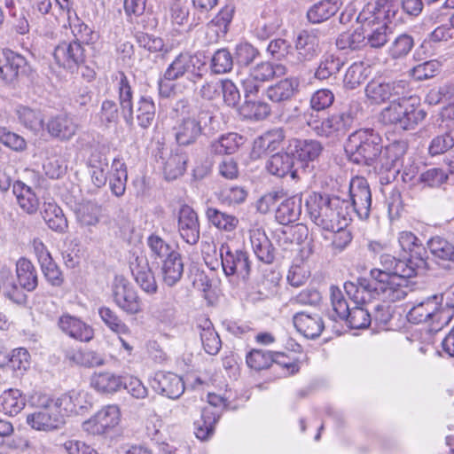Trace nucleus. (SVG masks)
<instances>
[{
  "mask_svg": "<svg viewBox=\"0 0 454 454\" xmlns=\"http://www.w3.org/2000/svg\"><path fill=\"white\" fill-rule=\"evenodd\" d=\"M397 4L394 0H377L368 4L359 13L357 20L368 31L367 43L372 48H380L388 40V26L395 17Z\"/></svg>",
  "mask_w": 454,
  "mask_h": 454,
  "instance_id": "nucleus-2",
  "label": "nucleus"
},
{
  "mask_svg": "<svg viewBox=\"0 0 454 454\" xmlns=\"http://www.w3.org/2000/svg\"><path fill=\"white\" fill-rule=\"evenodd\" d=\"M411 99V97H408V94L392 99L390 105L380 114L382 121L397 125L402 129H410L423 121L426 117L425 111L415 108L413 104H410Z\"/></svg>",
  "mask_w": 454,
  "mask_h": 454,
  "instance_id": "nucleus-5",
  "label": "nucleus"
},
{
  "mask_svg": "<svg viewBox=\"0 0 454 454\" xmlns=\"http://www.w3.org/2000/svg\"><path fill=\"white\" fill-rule=\"evenodd\" d=\"M121 412L117 405H106L85 421L82 427L91 434H104L119 424Z\"/></svg>",
  "mask_w": 454,
  "mask_h": 454,
  "instance_id": "nucleus-15",
  "label": "nucleus"
},
{
  "mask_svg": "<svg viewBox=\"0 0 454 454\" xmlns=\"http://www.w3.org/2000/svg\"><path fill=\"white\" fill-rule=\"evenodd\" d=\"M297 57L301 61H310L320 53L319 39L312 32L301 31L295 41Z\"/></svg>",
  "mask_w": 454,
  "mask_h": 454,
  "instance_id": "nucleus-22",
  "label": "nucleus"
},
{
  "mask_svg": "<svg viewBox=\"0 0 454 454\" xmlns=\"http://www.w3.org/2000/svg\"><path fill=\"white\" fill-rule=\"evenodd\" d=\"M20 122L27 129L36 132L42 129L43 118L39 110L25 106H18L16 110Z\"/></svg>",
  "mask_w": 454,
  "mask_h": 454,
  "instance_id": "nucleus-44",
  "label": "nucleus"
},
{
  "mask_svg": "<svg viewBox=\"0 0 454 454\" xmlns=\"http://www.w3.org/2000/svg\"><path fill=\"white\" fill-rule=\"evenodd\" d=\"M101 207L92 201H84L77 205L74 213L77 221L82 226H95L101 216Z\"/></svg>",
  "mask_w": 454,
  "mask_h": 454,
  "instance_id": "nucleus-36",
  "label": "nucleus"
},
{
  "mask_svg": "<svg viewBox=\"0 0 454 454\" xmlns=\"http://www.w3.org/2000/svg\"><path fill=\"white\" fill-rule=\"evenodd\" d=\"M58 326L64 333L80 341L88 342L94 337V331L90 325L70 314L60 316Z\"/></svg>",
  "mask_w": 454,
  "mask_h": 454,
  "instance_id": "nucleus-19",
  "label": "nucleus"
},
{
  "mask_svg": "<svg viewBox=\"0 0 454 454\" xmlns=\"http://www.w3.org/2000/svg\"><path fill=\"white\" fill-rule=\"evenodd\" d=\"M43 217L49 226L54 231L65 232L67 229V220L65 217L62 209L55 203H44Z\"/></svg>",
  "mask_w": 454,
  "mask_h": 454,
  "instance_id": "nucleus-35",
  "label": "nucleus"
},
{
  "mask_svg": "<svg viewBox=\"0 0 454 454\" xmlns=\"http://www.w3.org/2000/svg\"><path fill=\"white\" fill-rule=\"evenodd\" d=\"M155 116V105L150 97H141L137 102L136 118L142 128L149 127Z\"/></svg>",
  "mask_w": 454,
  "mask_h": 454,
  "instance_id": "nucleus-50",
  "label": "nucleus"
},
{
  "mask_svg": "<svg viewBox=\"0 0 454 454\" xmlns=\"http://www.w3.org/2000/svg\"><path fill=\"white\" fill-rule=\"evenodd\" d=\"M206 63L197 55L189 52H181L168 65L163 74L166 81L173 82L184 76L196 83L203 76Z\"/></svg>",
  "mask_w": 454,
  "mask_h": 454,
  "instance_id": "nucleus-7",
  "label": "nucleus"
},
{
  "mask_svg": "<svg viewBox=\"0 0 454 454\" xmlns=\"http://www.w3.org/2000/svg\"><path fill=\"white\" fill-rule=\"evenodd\" d=\"M217 421V414L211 411V407L203 408L200 419L194 423L196 437L201 441L209 438L214 433L215 425Z\"/></svg>",
  "mask_w": 454,
  "mask_h": 454,
  "instance_id": "nucleus-40",
  "label": "nucleus"
},
{
  "mask_svg": "<svg viewBox=\"0 0 454 454\" xmlns=\"http://www.w3.org/2000/svg\"><path fill=\"white\" fill-rule=\"evenodd\" d=\"M66 359L74 365L95 367L105 364V358L99 353L91 349L68 348L65 354Z\"/></svg>",
  "mask_w": 454,
  "mask_h": 454,
  "instance_id": "nucleus-23",
  "label": "nucleus"
},
{
  "mask_svg": "<svg viewBox=\"0 0 454 454\" xmlns=\"http://www.w3.org/2000/svg\"><path fill=\"white\" fill-rule=\"evenodd\" d=\"M208 221L217 229L225 231H232L236 229L239 220L236 216L209 207L206 212Z\"/></svg>",
  "mask_w": 454,
  "mask_h": 454,
  "instance_id": "nucleus-48",
  "label": "nucleus"
},
{
  "mask_svg": "<svg viewBox=\"0 0 454 454\" xmlns=\"http://www.w3.org/2000/svg\"><path fill=\"white\" fill-rule=\"evenodd\" d=\"M133 273L136 282L144 292L148 294H153L157 292L158 286L154 275L147 264L137 267Z\"/></svg>",
  "mask_w": 454,
  "mask_h": 454,
  "instance_id": "nucleus-55",
  "label": "nucleus"
},
{
  "mask_svg": "<svg viewBox=\"0 0 454 454\" xmlns=\"http://www.w3.org/2000/svg\"><path fill=\"white\" fill-rule=\"evenodd\" d=\"M293 320L297 331L309 339L318 337L325 327L322 317L318 314L299 312L294 316Z\"/></svg>",
  "mask_w": 454,
  "mask_h": 454,
  "instance_id": "nucleus-21",
  "label": "nucleus"
},
{
  "mask_svg": "<svg viewBox=\"0 0 454 454\" xmlns=\"http://www.w3.org/2000/svg\"><path fill=\"white\" fill-rule=\"evenodd\" d=\"M159 159L166 179L175 180L184 174L188 161L184 144H161Z\"/></svg>",
  "mask_w": 454,
  "mask_h": 454,
  "instance_id": "nucleus-9",
  "label": "nucleus"
},
{
  "mask_svg": "<svg viewBox=\"0 0 454 454\" xmlns=\"http://www.w3.org/2000/svg\"><path fill=\"white\" fill-rule=\"evenodd\" d=\"M13 194L20 208L27 214H35L39 207V199L31 187L21 181L13 184Z\"/></svg>",
  "mask_w": 454,
  "mask_h": 454,
  "instance_id": "nucleus-24",
  "label": "nucleus"
},
{
  "mask_svg": "<svg viewBox=\"0 0 454 454\" xmlns=\"http://www.w3.org/2000/svg\"><path fill=\"white\" fill-rule=\"evenodd\" d=\"M349 194L352 201V208L349 213L354 212L361 219H365L370 215L372 205V193L365 178L356 176L352 178L349 184Z\"/></svg>",
  "mask_w": 454,
  "mask_h": 454,
  "instance_id": "nucleus-14",
  "label": "nucleus"
},
{
  "mask_svg": "<svg viewBox=\"0 0 454 454\" xmlns=\"http://www.w3.org/2000/svg\"><path fill=\"white\" fill-rule=\"evenodd\" d=\"M301 212V198L293 196L283 201L277 209L276 219L279 223L286 225L296 221Z\"/></svg>",
  "mask_w": 454,
  "mask_h": 454,
  "instance_id": "nucleus-33",
  "label": "nucleus"
},
{
  "mask_svg": "<svg viewBox=\"0 0 454 454\" xmlns=\"http://www.w3.org/2000/svg\"><path fill=\"white\" fill-rule=\"evenodd\" d=\"M200 339L204 348V350L212 356L216 355L222 346V342L218 333L212 327V324L209 321L205 323L200 332Z\"/></svg>",
  "mask_w": 454,
  "mask_h": 454,
  "instance_id": "nucleus-53",
  "label": "nucleus"
},
{
  "mask_svg": "<svg viewBox=\"0 0 454 454\" xmlns=\"http://www.w3.org/2000/svg\"><path fill=\"white\" fill-rule=\"evenodd\" d=\"M286 73V66L270 61L258 63L249 71L251 77L261 83L284 76Z\"/></svg>",
  "mask_w": 454,
  "mask_h": 454,
  "instance_id": "nucleus-28",
  "label": "nucleus"
},
{
  "mask_svg": "<svg viewBox=\"0 0 454 454\" xmlns=\"http://www.w3.org/2000/svg\"><path fill=\"white\" fill-rule=\"evenodd\" d=\"M47 129L53 137L68 140L75 134L77 125L67 115H58L49 121Z\"/></svg>",
  "mask_w": 454,
  "mask_h": 454,
  "instance_id": "nucleus-29",
  "label": "nucleus"
},
{
  "mask_svg": "<svg viewBox=\"0 0 454 454\" xmlns=\"http://www.w3.org/2000/svg\"><path fill=\"white\" fill-rule=\"evenodd\" d=\"M430 252L438 259L454 263V245L441 237H434L428 241Z\"/></svg>",
  "mask_w": 454,
  "mask_h": 454,
  "instance_id": "nucleus-51",
  "label": "nucleus"
},
{
  "mask_svg": "<svg viewBox=\"0 0 454 454\" xmlns=\"http://www.w3.org/2000/svg\"><path fill=\"white\" fill-rule=\"evenodd\" d=\"M152 387L157 393L171 399L178 398L184 391V382L178 375L164 372L155 373Z\"/></svg>",
  "mask_w": 454,
  "mask_h": 454,
  "instance_id": "nucleus-18",
  "label": "nucleus"
},
{
  "mask_svg": "<svg viewBox=\"0 0 454 454\" xmlns=\"http://www.w3.org/2000/svg\"><path fill=\"white\" fill-rule=\"evenodd\" d=\"M273 363V354L261 349H254L247 356V365L256 371L269 368Z\"/></svg>",
  "mask_w": 454,
  "mask_h": 454,
  "instance_id": "nucleus-59",
  "label": "nucleus"
},
{
  "mask_svg": "<svg viewBox=\"0 0 454 454\" xmlns=\"http://www.w3.org/2000/svg\"><path fill=\"white\" fill-rule=\"evenodd\" d=\"M203 129L200 122L193 118L177 121L165 131V139L176 142H195L204 138Z\"/></svg>",
  "mask_w": 454,
  "mask_h": 454,
  "instance_id": "nucleus-16",
  "label": "nucleus"
},
{
  "mask_svg": "<svg viewBox=\"0 0 454 454\" xmlns=\"http://www.w3.org/2000/svg\"><path fill=\"white\" fill-rule=\"evenodd\" d=\"M128 179L125 163L120 159H114L112 164V172L109 177V184L112 192L117 196H122L126 190Z\"/></svg>",
  "mask_w": 454,
  "mask_h": 454,
  "instance_id": "nucleus-39",
  "label": "nucleus"
},
{
  "mask_svg": "<svg viewBox=\"0 0 454 454\" xmlns=\"http://www.w3.org/2000/svg\"><path fill=\"white\" fill-rule=\"evenodd\" d=\"M343 63L340 58L333 54H325L315 72V77L318 80H326L337 74Z\"/></svg>",
  "mask_w": 454,
  "mask_h": 454,
  "instance_id": "nucleus-49",
  "label": "nucleus"
},
{
  "mask_svg": "<svg viewBox=\"0 0 454 454\" xmlns=\"http://www.w3.org/2000/svg\"><path fill=\"white\" fill-rule=\"evenodd\" d=\"M299 81L296 78H286L267 90L268 98L273 102H282L290 99L297 91Z\"/></svg>",
  "mask_w": 454,
  "mask_h": 454,
  "instance_id": "nucleus-34",
  "label": "nucleus"
},
{
  "mask_svg": "<svg viewBox=\"0 0 454 454\" xmlns=\"http://www.w3.org/2000/svg\"><path fill=\"white\" fill-rule=\"evenodd\" d=\"M442 295H434L413 306L409 313L408 319L413 324L425 323L429 320L441 325H448L453 317V305L446 302L442 306Z\"/></svg>",
  "mask_w": 454,
  "mask_h": 454,
  "instance_id": "nucleus-6",
  "label": "nucleus"
},
{
  "mask_svg": "<svg viewBox=\"0 0 454 454\" xmlns=\"http://www.w3.org/2000/svg\"><path fill=\"white\" fill-rule=\"evenodd\" d=\"M409 93V84L404 80L387 81L378 77L371 80L365 87V96L372 104L380 105L403 97Z\"/></svg>",
  "mask_w": 454,
  "mask_h": 454,
  "instance_id": "nucleus-8",
  "label": "nucleus"
},
{
  "mask_svg": "<svg viewBox=\"0 0 454 454\" xmlns=\"http://www.w3.org/2000/svg\"><path fill=\"white\" fill-rule=\"evenodd\" d=\"M116 89L121 114L126 122L133 121V90L127 75L120 71L116 74Z\"/></svg>",
  "mask_w": 454,
  "mask_h": 454,
  "instance_id": "nucleus-20",
  "label": "nucleus"
},
{
  "mask_svg": "<svg viewBox=\"0 0 454 454\" xmlns=\"http://www.w3.org/2000/svg\"><path fill=\"white\" fill-rule=\"evenodd\" d=\"M0 282L4 289V294L7 298L19 304L25 301V294L18 289L10 269L5 267L2 268L0 271Z\"/></svg>",
  "mask_w": 454,
  "mask_h": 454,
  "instance_id": "nucleus-47",
  "label": "nucleus"
},
{
  "mask_svg": "<svg viewBox=\"0 0 454 454\" xmlns=\"http://www.w3.org/2000/svg\"><path fill=\"white\" fill-rule=\"evenodd\" d=\"M413 44V38L411 35L402 34L392 43L389 48V54L394 59L404 57L411 51Z\"/></svg>",
  "mask_w": 454,
  "mask_h": 454,
  "instance_id": "nucleus-62",
  "label": "nucleus"
},
{
  "mask_svg": "<svg viewBox=\"0 0 454 454\" xmlns=\"http://www.w3.org/2000/svg\"><path fill=\"white\" fill-rule=\"evenodd\" d=\"M90 385L98 392L113 394L122 387L123 380L121 376L113 372H100L91 376Z\"/></svg>",
  "mask_w": 454,
  "mask_h": 454,
  "instance_id": "nucleus-26",
  "label": "nucleus"
},
{
  "mask_svg": "<svg viewBox=\"0 0 454 454\" xmlns=\"http://www.w3.org/2000/svg\"><path fill=\"white\" fill-rule=\"evenodd\" d=\"M372 280L360 278L357 282L346 283L345 290L356 303H366L377 297L384 302H395L405 298L410 288L408 278L401 275H390L377 269L370 271Z\"/></svg>",
  "mask_w": 454,
  "mask_h": 454,
  "instance_id": "nucleus-1",
  "label": "nucleus"
},
{
  "mask_svg": "<svg viewBox=\"0 0 454 454\" xmlns=\"http://www.w3.org/2000/svg\"><path fill=\"white\" fill-rule=\"evenodd\" d=\"M380 263L383 269H377L380 272L389 273L390 275H401L402 277H413L416 275L411 261L398 260L391 254H385L380 256Z\"/></svg>",
  "mask_w": 454,
  "mask_h": 454,
  "instance_id": "nucleus-30",
  "label": "nucleus"
},
{
  "mask_svg": "<svg viewBox=\"0 0 454 454\" xmlns=\"http://www.w3.org/2000/svg\"><path fill=\"white\" fill-rule=\"evenodd\" d=\"M98 314L105 325L113 332L121 335H127L130 333L129 326L123 323L117 314L110 308H99Z\"/></svg>",
  "mask_w": 454,
  "mask_h": 454,
  "instance_id": "nucleus-52",
  "label": "nucleus"
},
{
  "mask_svg": "<svg viewBox=\"0 0 454 454\" xmlns=\"http://www.w3.org/2000/svg\"><path fill=\"white\" fill-rule=\"evenodd\" d=\"M112 292L114 303L126 314L137 315L142 311V301L133 285L125 278H114Z\"/></svg>",
  "mask_w": 454,
  "mask_h": 454,
  "instance_id": "nucleus-11",
  "label": "nucleus"
},
{
  "mask_svg": "<svg viewBox=\"0 0 454 454\" xmlns=\"http://www.w3.org/2000/svg\"><path fill=\"white\" fill-rule=\"evenodd\" d=\"M330 298L333 310L336 314V317H333V319L345 320L352 308L347 303L342 292L336 286H331Z\"/></svg>",
  "mask_w": 454,
  "mask_h": 454,
  "instance_id": "nucleus-56",
  "label": "nucleus"
},
{
  "mask_svg": "<svg viewBox=\"0 0 454 454\" xmlns=\"http://www.w3.org/2000/svg\"><path fill=\"white\" fill-rule=\"evenodd\" d=\"M17 278L22 288L28 292L35 289L37 286V275L32 262L25 258H21L16 264Z\"/></svg>",
  "mask_w": 454,
  "mask_h": 454,
  "instance_id": "nucleus-38",
  "label": "nucleus"
},
{
  "mask_svg": "<svg viewBox=\"0 0 454 454\" xmlns=\"http://www.w3.org/2000/svg\"><path fill=\"white\" fill-rule=\"evenodd\" d=\"M234 64V58L227 49H220L215 52L211 59V69L215 74L230 72Z\"/></svg>",
  "mask_w": 454,
  "mask_h": 454,
  "instance_id": "nucleus-57",
  "label": "nucleus"
},
{
  "mask_svg": "<svg viewBox=\"0 0 454 454\" xmlns=\"http://www.w3.org/2000/svg\"><path fill=\"white\" fill-rule=\"evenodd\" d=\"M294 160L301 163L315 160L321 153L320 144H294L287 149Z\"/></svg>",
  "mask_w": 454,
  "mask_h": 454,
  "instance_id": "nucleus-45",
  "label": "nucleus"
},
{
  "mask_svg": "<svg viewBox=\"0 0 454 454\" xmlns=\"http://www.w3.org/2000/svg\"><path fill=\"white\" fill-rule=\"evenodd\" d=\"M222 267L226 276L246 278L250 272L251 263L246 251L232 249L223 244L220 248Z\"/></svg>",
  "mask_w": 454,
  "mask_h": 454,
  "instance_id": "nucleus-12",
  "label": "nucleus"
},
{
  "mask_svg": "<svg viewBox=\"0 0 454 454\" xmlns=\"http://www.w3.org/2000/svg\"><path fill=\"white\" fill-rule=\"evenodd\" d=\"M369 74V67L363 62L353 63L346 71L343 83L346 89L354 90L358 87Z\"/></svg>",
  "mask_w": 454,
  "mask_h": 454,
  "instance_id": "nucleus-46",
  "label": "nucleus"
},
{
  "mask_svg": "<svg viewBox=\"0 0 454 454\" xmlns=\"http://www.w3.org/2000/svg\"><path fill=\"white\" fill-rule=\"evenodd\" d=\"M341 4L340 0H321L309 9L307 18L311 23H321L333 16Z\"/></svg>",
  "mask_w": 454,
  "mask_h": 454,
  "instance_id": "nucleus-27",
  "label": "nucleus"
},
{
  "mask_svg": "<svg viewBox=\"0 0 454 454\" xmlns=\"http://www.w3.org/2000/svg\"><path fill=\"white\" fill-rule=\"evenodd\" d=\"M178 232L181 238L190 245H195L200 239L198 215L187 205L182 206L178 213Z\"/></svg>",
  "mask_w": 454,
  "mask_h": 454,
  "instance_id": "nucleus-17",
  "label": "nucleus"
},
{
  "mask_svg": "<svg viewBox=\"0 0 454 454\" xmlns=\"http://www.w3.org/2000/svg\"><path fill=\"white\" fill-rule=\"evenodd\" d=\"M35 71L20 54L12 51L4 52L0 59V77L7 83H12L19 79H34Z\"/></svg>",
  "mask_w": 454,
  "mask_h": 454,
  "instance_id": "nucleus-10",
  "label": "nucleus"
},
{
  "mask_svg": "<svg viewBox=\"0 0 454 454\" xmlns=\"http://www.w3.org/2000/svg\"><path fill=\"white\" fill-rule=\"evenodd\" d=\"M9 365L13 371L23 373L30 366V355L27 349H13L10 356H3L0 351V367Z\"/></svg>",
  "mask_w": 454,
  "mask_h": 454,
  "instance_id": "nucleus-41",
  "label": "nucleus"
},
{
  "mask_svg": "<svg viewBox=\"0 0 454 454\" xmlns=\"http://www.w3.org/2000/svg\"><path fill=\"white\" fill-rule=\"evenodd\" d=\"M365 39L366 36L362 30L346 31L338 36L336 46L341 51H356L365 45Z\"/></svg>",
  "mask_w": 454,
  "mask_h": 454,
  "instance_id": "nucleus-43",
  "label": "nucleus"
},
{
  "mask_svg": "<svg viewBox=\"0 0 454 454\" xmlns=\"http://www.w3.org/2000/svg\"><path fill=\"white\" fill-rule=\"evenodd\" d=\"M259 55L256 48L247 43H241L236 46L234 61L239 67L249 66Z\"/></svg>",
  "mask_w": 454,
  "mask_h": 454,
  "instance_id": "nucleus-60",
  "label": "nucleus"
},
{
  "mask_svg": "<svg viewBox=\"0 0 454 454\" xmlns=\"http://www.w3.org/2000/svg\"><path fill=\"white\" fill-rule=\"evenodd\" d=\"M294 161L290 153L286 152L284 153H278L272 155L268 161L267 168L268 171L278 177H284L290 174L291 177L295 178L296 171L293 170Z\"/></svg>",
  "mask_w": 454,
  "mask_h": 454,
  "instance_id": "nucleus-31",
  "label": "nucleus"
},
{
  "mask_svg": "<svg viewBox=\"0 0 454 454\" xmlns=\"http://www.w3.org/2000/svg\"><path fill=\"white\" fill-rule=\"evenodd\" d=\"M397 240L403 251L409 253L411 257L419 261L417 263L418 267L427 265V262L423 258V253L425 254L426 250L420 239L414 233L408 231H400L397 236Z\"/></svg>",
  "mask_w": 454,
  "mask_h": 454,
  "instance_id": "nucleus-25",
  "label": "nucleus"
},
{
  "mask_svg": "<svg viewBox=\"0 0 454 454\" xmlns=\"http://www.w3.org/2000/svg\"><path fill=\"white\" fill-rule=\"evenodd\" d=\"M53 58L59 67L74 72L85 62V50L78 40L62 42L55 47Z\"/></svg>",
  "mask_w": 454,
  "mask_h": 454,
  "instance_id": "nucleus-13",
  "label": "nucleus"
},
{
  "mask_svg": "<svg viewBox=\"0 0 454 454\" xmlns=\"http://www.w3.org/2000/svg\"><path fill=\"white\" fill-rule=\"evenodd\" d=\"M87 393L83 390H71L68 394L55 399L59 408L62 410L64 416L67 412L76 411L77 409L86 407Z\"/></svg>",
  "mask_w": 454,
  "mask_h": 454,
  "instance_id": "nucleus-42",
  "label": "nucleus"
},
{
  "mask_svg": "<svg viewBox=\"0 0 454 454\" xmlns=\"http://www.w3.org/2000/svg\"><path fill=\"white\" fill-rule=\"evenodd\" d=\"M311 220L325 230L334 231L350 218L348 202L339 198L329 199L314 193L306 200Z\"/></svg>",
  "mask_w": 454,
  "mask_h": 454,
  "instance_id": "nucleus-3",
  "label": "nucleus"
},
{
  "mask_svg": "<svg viewBox=\"0 0 454 454\" xmlns=\"http://www.w3.org/2000/svg\"><path fill=\"white\" fill-rule=\"evenodd\" d=\"M67 165L64 160L58 155H52L46 159L43 163V170L50 178H59L66 172Z\"/></svg>",
  "mask_w": 454,
  "mask_h": 454,
  "instance_id": "nucleus-64",
  "label": "nucleus"
},
{
  "mask_svg": "<svg viewBox=\"0 0 454 454\" xmlns=\"http://www.w3.org/2000/svg\"><path fill=\"white\" fill-rule=\"evenodd\" d=\"M354 303L356 306L350 309L348 317H346L345 321L349 327L354 329L368 327L372 322L371 314L367 309L361 306L364 303H356L355 301Z\"/></svg>",
  "mask_w": 454,
  "mask_h": 454,
  "instance_id": "nucleus-54",
  "label": "nucleus"
},
{
  "mask_svg": "<svg viewBox=\"0 0 454 454\" xmlns=\"http://www.w3.org/2000/svg\"><path fill=\"white\" fill-rule=\"evenodd\" d=\"M32 405L39 410L27 416V423L38 431L58 429L64 423V413L55 399L42 393H35L30 397Z\"/></svg>",
  "mask_w": 454,
  "mask_h": 454,
  "instance_id": "nucleus-4",
  "label": "nucleus"
},
{
  "mask_svg": "<svg viewBox=\"0 0 454 454\" xmlns=\"http://www.w3.org/2000/svg\"><path fill=\"white\" fill-rule=\"evenodd\" d=\"M440 67L438 60H428L415 66L410 73L416 81L427 80L436 75Z\"/></svg>",
  "mask_w": 454,
  "mask_h": 454,
  "instance_id": "nucleus-61",
  "label": "nucleus"
},
{
  "mask_svg": "<svg viewBox=\"0 0 454 454\" xmlns=\"http://www.w3.org/2000/svg\"><path fill=\"white\" fill-rule=\"evenodd\" d=\"M136 40L138 45L150 52H168L165 49V44L160 37L154 36L144 32H137L136 34Z\"/></svg>",
  "mask_w": 454,
  "mask_h": 454,
  "instance_id": "nucleus-63",
  "label": "nucleus"
},
{
  "mask_svg": "<svg viewBox=\"0 0 454 454\" xmlns=\"http://www.w3.org/2000/svg\"><path fill=\"white\" fill-rule=\"evenodd\" d=\"M147 245L151 250L152 255L160 259H166L176 254L169 244H168L163 239L156 234H152L147 239Z\"/></svg>",
  "mask_w": 454,
  "mask_h": 454,
  "instance_id": "nucleus-58",
  "label": "nucleus"
},
{
  "mask_svg": "<svg viewBox=\"0 0 454 454\" xmlns=\"http://www.w3.org/2000/svg\"><path fill=\"white\" fill-rule=\"evenodd\" d=\"M0 404L5 414L13 416L24 409L26 399L19 389L10 388L0 395Z\"/></svg>",
  "mask_w": 454,
  "mask_h": 454,
  "instance_id": "nucleus-37",
  "label": "nucleus"
},
{
  "mask_svg": "<svg viewBox=\"0 0 454 454\" xmlns=\"http://www.w3.org/2000/svg\"><path fill=\"white\" fill-rule=\"evenodd\" d=\"M162 278L168 286H175L182 278L184 263L179 253L172 254L163 261Z\"/></svg>",
  "mask_w": 454,
  "mask_h": 454,
  "instance_id": "nucleus-32",
  "label": "nucleus"
}]
</instances>
